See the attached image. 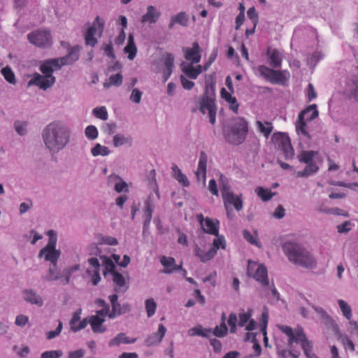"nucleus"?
Masks as SVG:
<instances>
[{
  "mask_svg": "<svg viewBox=\"0 0 358 358\" xmlns=\"http://www.w3.org/2000/svg\"><path fill=\"white\" fill-rule=\"evenodd\" d=\"M278 355L280 358H299V353L295 351H287L285 349H280L278 344Z\"/></svg>",
  "mask_w": 358,
  "mask_h": 358,
  "instance_id": "e2e57ef3",
  "label": "nucleus"
},
{
  "mask_svg": "<svg viewBox=\"0 0 358 358\" xmlns=\"http://www.w3.org/2000/svg\"><path fill=\"white\" fill-rule=\"evenodd\" d=\"M48 236L47 245L43 248L38 252V257L43 258L45 261L50 262V264H57L58 259L61 255L59 250L56 248L57 243V234L54 230L46 231Z\"/></svg>",
  "mask_w": 358,
  "mask_h": 358,
  "instance_id": "0eeeda50",
  "label": "nucleus"
},
{
  "mask_svg": "<svg viewBox=\"0 0 358 358\" xmlns=\"http://www.w3.org/2000/svg\"><path fill=\"white\" fill-rule=\"evenodd\" d=\"M124 53L127 54V58L133 60L137 53V48L134 43V37L132 34H129L127 44L124 48Z\"/></svg>",
  "mask_w": 358,
  "mask_h": 358,
  "instance_id": "c9c22d12",
  "label": "nucleus"
},
{
  "mask_svg": "<svg viewBox=\"0 0 358 358\" xmlns=\"http://www.w3.org/2000/svg\"><path fill=\"white\" fill-rule=\"evenodd\" d=\"M337 303L338 308L346 320H350L352 318V310L350 304L344 301L343 299H338Z\"/></svg>",
  "mask_w": 358,
  "mask_h": 358,
  "instance_id": "79ce46f5",
  "label": "nucleus"
},
{
  "mask_svg": "<svg viewBox=\"0 0 358 358\" xmlns=\"http://www.w3.org/2000/svg\"><path fill=\"white\" fill-rule=\"evenodd\" d=\"M346 329L349 337L354 340H358V324L352 319L347 320Z\"/></svg>",
  "mask_w": 358,
  "mask_h": 358,
  "instance_id": "a18cd8bd",
  "label": "nucleus"
},
{
  "mask_svg": "<svg viewBox=\"0 0 358 358\" xmlns=\"http://www.w3.org/2000/svg\"><path fill=\"white\" fill-rule=\"evenodd\" d=\"M88 267L86 273L90 277L92 282L94 285H96L101 280L99 275L100 264L97 258L91 257L87 260Z\"/></svg>",
  "mask_w": 358,
  "mask_h": 358,
  "instance_id": "aec40b11",
  "label": "nucleus"
},
{
  "mask_svg": "<svg viewBox=\"0 0 358 358\" xmlns=\"http://www.w3.org/2000/svg\"><path fill=\"white\" fill-rule=\"evenodd\" d=\"M64 278V271L57 267V264H50L47 274L43 277V280L47 282L62 280Z\"/></svg>",
  "mask_w": 358,
  "mask_h": 358,
  "instance_id": "cd10ccee",
  "label": "nucleus"
},
{
  "mask_svg": "<svg viewBox=\"0 0 358 358\" xmlns=\"http://www.w3.org/2000/svg\"><path fill=\"white\" fill-rule=\"evenodd\" d=\"M277 328L287 337L289 349L286 350L287 351H295L300 354L299 351L294 349V345H299L300 348L303 349L307 358H319L315 354L312 353V346L306 339L301 327L292 329L288 326L278 324Z\"/></svg>",
  "mask_w": 358,
  "mask_h": 358,
  "instance_id": "20e7f679",
  "label": "nucleus"
},
{
  "mask_svg": "<svg viewBox=\"0 0 358 358\" xmlns=\"http://www.w3.org/2000/svg\"><path fill=\"white\" fill-rule=\"evenodd\" d=\"M267 56L268 57V63L271 66L278 68L281 66L283 55L280 50L268 48Z\"/></svg>",
  "mask_w": 358,
  "mask_h": 358,
  "instance_id": "bb28decb",
  "label": "nucleus"
},
{
  "mask_svg": "<svg viewBox=\"0 0 358 358\" xmlns=\"http://www.w3.org/2000/svg\"><path fill=\"white\" fill-rule=\"evenodd\" d=\"M317 155V152L313 150L302 151L299 155L298 159L301 162L306 164V168L302 171L297 173L298 176H308L318 170V166L313 162V158Z\"/></svg>",
  "mask_w": 358,
  "mask_h": 358,
  "instance_id": "9b49d317",
  "label": "nucleus"
},
{
  "mask_svg": "<svg viewBox=\"0 0 358 358\" xmlns=\"http://www.w3.org/2000/svg\"><path fill=\"white\" fill-rule=\"evenodd\" d=\"M336 334L338 338L342 342L345 349L353 352L355 350V345L352 339L345 334L341 332L338 328L336 330Z\"/></svg>",
  "mask_w": 358,
  "mask_h": 358,
  "instance_id": "a19ab883",
  "label": "nucleus"
},
{
  "mask_svg": "<svg viewBox=\"0 0 358 358\" xmlns=\"http://www.w3.org/2000/svg\"><path fill=\"white\" fill-rule=\"evenodd\" d=\"M200 110L203 114L208 113L209 122L212 124H215L216 120V108L213 99L208 96L203 97L200 104Z\"/></svg>",
  "mask_w": 358,
  "mask_h": 358,
  "instance_id": "6ab92c4d",
  "label": "nucleus"
},
{
  "mask_svg": "<svg viewBox=\"0 0 358 358\" xmlns=\"http://www.w3.org/2000/svg\"><path fill=\"white\" fill-rule=\"evenodd\" d=\"M41 136L48 151L51 154H57L69 143L71 129L62 122L54 121L44 127Z\"/></svg>",
  "mask_w": 358,
  "mask_h": 358,
  "instance_id": "f03ea898",
  "label": "nucleus"
},
{
  "mask_svg": "<svg viewBox=\"0 0 358 358\" xmlns=\"http://www.w3.org/2000/svg\"><path fill=\"white\" fill-rule=\"evenodd\" d=\"M136 338H130L124 333L118 334L115 337L110 339L108 342L109 347H117L122 343H134Z\"/></svg>",
  "mask_w": 358,
  "mask_h": 358,
  "instance_id": "473e14b6",
  "label": "nucleus"
},
{
  "mask_svg": "<svg viewBox=\"0 0 358 358\" xmlns=\"http://www.w3.org/2000/svg\"><path fill=\"white\" fill-rule=\"evenodd\" d=\"M118 241L115 237L99 234L96 237V242L89 245L87 248L88 253L101 257L103 255L101 254L102 248H101L102 245H116Z\"/></svg>",
  "mask_w": 358,
  "mask_h": 358,
  "instance_id": "ddd939ff",
  "label": "nucleus"
},
{
  "mask_svg": "<svg viewBox=\"0 0 358 358\" xmlns=\"http://www.w3.org/2000/svg\"><path fill=\"white\" fill-rule=\"evenodd\" d=\"M108 182L113 185L114 190L119 194L129 192L131 182H127L117 173H111L108 176Z\"/></svg>",
  "mask_w": 358,
  "mask_h": 358,
  "instance_id": "f3484780",
  "label": "nucleus"
},
{
  "mask_svg": "<svg viewBox=\"0 0 358 358\" xmlns=\"http://www.w3.org/2000/svg\"><path fill=\"white\" fill-rule=\"evenodd\" d=\"M91 154L93 157L102 156L106 157L110 154L109 148L100 143H96L94 146L91 148Z\"/></svg>",
  "mask_w": 358,
  "mask_h": 358,
  "instance_id": "49530a36",
  "label": "nucleus"
},
{
  "mask_svg": "<svg viewBox=\"0 0 358 358\" xmlns=\"http://www.w3.org/2000/svg\"><path fill=\"white\" fill-rule=\"evenodd\" d=\"M318 211L327 215H343V216H347V213L338 208H329L325 206L324 205H321L318 208Z\"/></svg>",
  "mask_w": 358,
  "mask_h": 358,
  "instance_id": "de8ad7c7",
  "label": "nucleus"
},
{
  "mask_svg": "<svg viewBox=\"0 0 358 358\" xmlns=\"http://www.w3.org/2000/svg\"><path fill=\"white\" fill-rule=\"evenodd\" d=\"M243 238L251 245L257 246L258 248H262V244L258 237L257 230H254L252 233L248 230H243Z\"/></svg>",
  "mask_w": 358,
  "mask_h": 358,
  "instance_id": "58836bf2",
  "label": "nucleus"
},
{
  "mask_svg": "<svg viewBox=\"0 0 358 358\" xmlns=\"http://www.w3.org/2000/svg\"><path fill=\"white\" fill-rule=\"evenodd\" d=\"M123 78L121 73H118L111 75L108 80L103 84L104 87L109 88L111 86H120L122 83Z\"/></svg>",
  "mask_w": 358,
  "mask_h": 358,
  "instance_id": "09e8293b",
  "label": "nucleus"
},
{
  "mask_svg": "<svg viewBox=\"0 0 358 358\" xmlns=\"http://www.w3.org/2000/svg\"><path fill=\"white\" fill-rule=\"evenodd\" d=\"M133 138L129 134L122 133H115L113 136L112 144L114 148H120L122 146L130 147L132 145Z\"/></svg>",
  "mask_w": 358,
  "mask_h": 358,
  "instance_id": "a878e982",
  "label": "nucleus"
},
{
  "mask_svg": "<svg viewBox=\"0 0 358 358\" xmlns=\"http://www.w3.org/2000/svg\"><path fill=\"white\" fill-rule=\"evenodd\" d=\"M324 57V55L320 51H316L310 55L307 59V63L310 66H315L317 62Z\"/></svg>",
  "mask_w": 358,
  "mask_h": 358,
  "instance_id": "774afa93",
  "label": "nucleus"
},
{
  "mask_svg": "<svg viewBox=\"0 0 358 358\" xmlns=\"http://www.w3.org/2000/svg\"><path fill=\"white\" fill-rule=\"evenodd\" d=\"M207 162V155L204 152H201L199 155L198 167L195 174L198 181L201 182L203 185L206 183Z\"/></svg>",
  "mask_w": 358,
  "mask_h": 358,
  "instance_id": "5701e85b",
  "label": "nucleus"
},
{
  "mask_svg": "<svg viewBox=\"0 0 358 358\" xmlns=\"http://www.w3.org/2000/svg\"><path fill=\"white\" fill-rule=\"evenodd\" d=\"M219 183L224 201H242L241 195L234 194L227 178L222 174L220 176Z\"/></svg>",
  "mask_w": 358,
  "mask_h": 358,
  "instance_id": "dca6fc26",
  "label": "nucleus"
},
{
  "mask_svg": "<svg viewBox=\"0 0 358 358\" xmlns=\"http://www.w3.org/2000/svg\"><path fill=\"white\" fill-rule=\"evenodd\" d=\"M92 113L96 118L103 121L107 120L108 118V113L106 106L96 107L92 110Z\"/></svg>",
  "mask_w": 358,
  "mask_h": 358,
  "instance_id": "13d9d810",
  "label": "nucleus"
},
{
  "mask_svg": "<svg viewBox=\"0 0 358 358\" xmlns=\"http://www.w3.org/2000/svg\"><path fill=\"white\" fill-rule=\"evenodd\" d=\"M29 41L39 48H48L51 46L52 36L48 30L38 29L27 35Z\"/></svg>",
  "mask_w": 358,
  "mask_h": 358,
  "instance_id": "f8f14e48",
  "label": "nucleus"
},
{
  "mask_svg": "<svg viewBox=\"0 0 358 358\" xmlns=\"http://www.w3.org/2000/svg\"><path fill=\"white\" fill-rule=\"evenodd\" d=\"M24 238L31 245H35L38 241L43 238V235L34 229H31L24 235Z\"/></svg>",
  "mask_w": 358,
  "mask_h": 358,
  "instance_id": "6e6d98bb",
  "label": "nucleus"
},
{
  "mask_svg": "<svg viewBox=\"0 0 358 358\" xmlns=\"http://www.w3.org/2000/svg\"><path fill=\"white\" fill-rule=\"evenodd\" d=\"M227 141L234 144L241 143L248 131V124L243 118H237L234 120L229 129H224Z\"/></svg>",
  "mask_w": 358,
  "mask_h": 358,
  "instance_id": "6e6552de",
  "label": "nucleus"
},
{
  "mask_svg": "<svg viewBox=\"0 0 358 358\" xmlns=\"http://www.w3.org/2000/svg\"><path fill=\"white\" fill-rule=\"evenodd\" d=\"M256 127L261 134H262L266 138H268L273 131V125L272 123L267 121H256Z\"/></svg>",
  "mask_w": 358,
  "mask_h": 358,
  "instance_id": "37998d69",
  "label": "nucleus"
},
{
  "mask_svg": "<svg viewBox=\"0 0 358 358\" xmlns=\"http://www.w3.org/2000/svg\"><path fill=\"white\" fill-rule=\"evenodd\" d=\"M248 275L255 278L263 286L268 285L267 268L263 264L249 260L248 265Z\"/></svg>",
  "mask_w": 358,
  "mask_h": 358,
  "instance_id": "9d476101",
  "label": "nucleus"
},
{
  "mask_svg": "<svg viewBox=\"0 0 358 358\" xmlns=\"http://www.w3.org/2000/svg\"><path fill=\"white\" fill-rule=\"evenodd\" d=\"M104 21L97 16L92 25L88 29L85 34V42L87 45L94 46L97 40L95 37L96 34L101 35L103 29Z\"/></svg>",
  "mask_w": 358,
  "mask_h": 358,
  "instance_id": "2eb2a0df",
  "label": "nucleus"
},
{
  "mask_svg": "<svg viewBox=\"0 0 358 358\" xmlns=\"http://www.w3.org/2000/svg\"><path fill=\"white\" fill-rule=\"evenodd\" d=\"M215 236V238L213 240V245L210 247V249L214 250L215 255H216L217 251L219 249H225L227 243L224 236L219 235V233L217 234V235Z\"/></svg>",
  "mask_w": 358,
  "mask_h": 358,
  "instance_id": "8fccbe9b",
  "label": "nucleus"
},
{
  "mask_svg": "<svg viewBox=\"0 0 358 358\" xmlns=\"http://www.w3.org/2000/svg\"><path fill=\"white\" fill-rule=\"evenodd\" d=\"M152 206L150 203H145L144 208V229H145L149 224L152 219Z\"/></svg>",
  "mask_w": 358,
  "mask_h": 358,
  "instance_id": "69168bd1",
  "label": "nucleus"
},
{
  "mask_svg": "<svg viewBox=\"0 0 358 358\" xmlns=\"http://www.w3.org/2000/svg\"><path fill=\"white\" fill-rule=\"evenodd\" d=\"M161 264L164 267L163 271L165 273H171L175 271L180 270L182 265H176V261L173 257H162L160 260Z\"/></svg>",
  "mask_w": 358,
  "mask_h": 358,
  "instance_id": "2f4dec72",
  "label": "nucleus"
},
{
  "mask_svg": "<svg viewBox=\"0 0 358 358\" xmlns=\"http://www.w3.org/2000/svg\"><path fill=\"white\" fill-rule=\"evenodd\" d=\"M80 48L76 45L71 48L69 54L62 57L47 59L42 62L40 71L43 75L35 73L31 75L27 87L36 86L39 89L46 90L54 85L56 81L53 72L59 70L63 66L73 64L79 58Z\"/></svg>",
  "mask_w": 358,
  "mask_h": 358,
  "instance_id": "f257e3e1",
  "label": "nucleus"
},
{
  "mask_svg": "<svg viewBox=\"0 0 358 358\" xmlns=\"http://www.w3.org/2000/svg\"><path fill=\"white\" fill-rule=\"evenodd\" d=\"M112 275L114 289L116 292H124L127 289L124 278L119 273L113 272Z\"/></svg>",
  "mask_w": 358,
  "mask_h": 358,
  "instance_id": "72a5a7b5",
  "label": "nucleus"
},
{
  "mask_svg": "<svg viewBox=\"0 0 358 358\" xmlns=\"http://www.w3.org/2000/svg\"><path fill=\"white\" fill-rule=\"evenodd\" d=\"M196 217L203 231L211 235H217L220 226V222L217 220L204 218L202 214L197 215Z\"/></svg>",
  "mask_w": 358,
  "mask_h": 358,
  "instance_id": "a211bd4d",
  "label": "nucleus"
},
{
  "mask_svg": "<svg viewBox=\"0 0 358 358\" xmlns=\"http://www.w3.org/2000/svg\"><path fill=\"white\" fill-rule=\"evenodd\" d=\"M282 249L292 264L308 269L316 267L317 262L313 255L299 244L287 241L284 243Z\"/></svg>",
  "mask_w": 358,
  "mask_h": 358,
  "instance_id": "7ed1b4c3",
  "label": "nucleus"
},
{
  "mask_svg": "<svg viewBox=\"0 0 358 358\" xmlns=\"http://www.w3.org/2000/svg\"><path fill=\"white\" fill-rule=\"evenodd\" d=\"M85 135L87 139L94 141L98 138L99 131L94 125H88L85 129Z\"/></svg>",
  "mask_w": 358,
  "mask_h": 358,
  "instance_id": "680f3d73",
  "label": "nucleus"
},
{
  "mask_svg": "<svg viewBox=\"0 0 358 358\" xmlns=\"http://www.w3.org/2000/svg\"><path fill=\"white\" fill-rule=\"evenodd\" d=\"M271 141L276 148L282 152L286 159L293 158L294 151L292 147L290 139L285 133H274L271 137Z\"/></svg>",
  "mask_w": 358,
  "mask_h": 358,
  "instance_id": "1a4fd4ad",
  "label": "nucleus"
},
{
  "mask_svg": "<svg viewBox=\"0 0 358 358\" xmlns=\"http://www.w3.org/2000/svg\"><path fill=\"white\" fill-rule=\"evenodd\" d=\"M162 68L155 67L153 71L155 73L162 72L164 81L166 82L173 72L174 57L171 54H166L162 59Z\"/></svg>",
  "mask_w": 358,
  "mask_h": 358,
  "instance_id": "412c9836",
  "label": "nucleus"
},
{
  "mask_svg": "<svg viewBox=\"0 0 358 358\" xmlns=\"http://www.w3.org/2000/svg\"><path fill=\"white\" fill-rule=\"evenodd\" d=\"M166 332V328L164 324H159L158 326V330L157 332L149 335L145 341V343L147 346H153L159 344L163 340Z\"/></svg>",
  "mask_w": 358,
  "mask_h": 358,
  "instance_id": "393cba45",
  "label": "nucleus"
},
{
  "mask_svg": "<svg viewBox=\"0 0 358 358\" xmlns=\"http://www.w3.org/2000/svg\"><path fill=\"white\" fill-rule=\"evenodd\" d=\"M194 254L203 263L211 260L215 256L214 250H211L210 248L208 251H206L198 245H195L194 248Z\"/></svg>",
  "mask_w": 358,
  "mask_h": 358,
  "instance_id": "c756f323",
  "label": "nucleus"
},
{
  "mask_svg": "<svg viewBox=\"0 0 358 358\" xmlns=\"http://www.w3.org/2000/svg\"><path fill=\"white\" fill-rule=\"evenodd\" d=\"M80 268V266L78 264H76L74 266H70L64 270V278L62 280L63 284H67L69 282L70 278L71 275L76 271Z\"/></svg>",
  "mask_w": 358,
  "mask_h": 358,
  "instance_id": "0e129e2a",
  "label": "nucleus"
},
{
  "mask_svg": "<svg viewBox=\"0 0 358 358\" xmlns=\"http://www.w3.org/2000/svg\"><path fill=\"white\" fill-rule=\"evenodd\" d=\"M1 73L8 83L13 85L16 84L17 80L15 73L10 66H6V67H3L1 70Z\"/></svg>",
  "mask_w": 358,
  "mask_h": 358,
  "instance_id": "864d4df0",
  "label": "nucleus"
},
{
  "mask_svg": "<svg viewBox=\"0 0 358 358\" xmlns=\"http://www.w3.org/2000/svg\"><path fill=\"white\" fill-rule=\"evenodd\" d=\"M274 73V70L270 69L266 66L260 65L257 68L256 73L259 76L263 77L265 80L271 82L272 75Z\"/></svg>",
  "mask_w": 358,
  "mask_h": 358,
  "instance_id": "3c124183",
  "label": "nucleus"
},
{
  "mask_svg": "<svg viewBox=\"0 0 358 358\" xmlns=\"http://www.w3.org/2000/svg\"><path fill=\"white\" fill-rule=\"evenodd\" d=\"M290 78V74L288 71H275L272 75L271 82L273 84L284 85Z\"/></svg>",
  "mask_w": 358,
  "mask_h": 358,
  "instance_id": "f704fd0d",
  "label": "nucleus"
},
{
  "mask_svg": "<svg viewBox=\"0 0 358 358\" xmlns=\"http://www.w3.org/2000/svg\"><path fill=\"white\" fill-rule=\"evenodd\" d=\"M157 307V303L154 299L150 298L145 301V309L148 317H151L155 314Z\"/></svg>",
  "mask_w": 358,
  "mask_h": 358,
  "instance_id": "5fc2aeb1",
  "label": "nucleus"
},
{
  "mask_svg": "<svg viewBox=\"0 0 358 358\" xmlns=\"http://www.w3.org/2000/svg\"><path fill=\"white\" fill-rule=\"evenodd\" d=\"M100 258L102 259V262L107 272L110 273L111 275L113 274V272H115L114 271L115 267V262L114 261L112 257L110 258L103 255L102 256H101Z\"/></svg>",
  "mask_w": 358,
  "mask_h": 358,
  "instance_id": "052dcab7",
  "label": "nucleus"
},
{
  "mask_svg": "<svg viewBox=\"0 0 358 358\" xmlns=\"http://www.w3.org/2000/svg\"><path fill=\"white\" fill-rule=\"evenodd\" d=\"M255 192L258 196L264 201L270 200L275 194V193L271 192L270 189L262 187H257Z\"/></svg>",
  "mask_w": 358,
  "mask_h": 358,
  "instance_id": "bf43d9fd",
  "label": "nucleus"
},
{
  "mask_svg": "<svg viewBox=\"0 0 358 358\" xmlns=\"http://www.w3.org/2000/svg\"><path fill=\"white\" fill-rule=\"evenodd\" d=\"M22 294L23 299L31 305L41 307L44 304L42 296L33 289H25Z\"/></svg>",
  "mask_w": 358,
  "mask_h": 358,
  "instance_id": "b1692460",
  "label": "nucleus"
},
{
  "mask_svg": "<svg viewBox=\"0 0 358 358\" xmlns=\"http://www.w3.org/2000/svg\"><path fill=\"white\" fill-rule=\"evenodd\" d=\"M318 115L316 105L313 104L308 106L306 109L301 111L299 115L300 120L306 121H311Z\"/></svg>",
  "mask_w": 358,
  "mask_h": 358,
  "instance_id": "e433bc0d",
  "label": "nucleus"
},
{
  "mask_svg": "<svg viewBox=\"0 0 358 358\" xmlns=\"http://www.w3.org/2000/svg\"><path fill=\"white\" fill-rule=\"evenodd\" d=\"M187 334L189 336H200L208 338L212 334V329L203 328L201 325H197L189 329Z\"/></svg>",
  "mask_w": 358,
  "mask_h": 358,
  "instance_id": "ea45409f",
  "label": "nucleus"
},
{
  "mask_svg": "<svg viewBox=\"0 0 358 358\" xmlns=\"http://www.w3.org/2000/svg\"><path fill=\"white\" fill-rule=\"evenodd\" d=\"M109 299L111 303L112 306V310L110 312L108 311V317L110 319H114L122 313H124V311H122V306L120 303L117 301V294H112L109 296Z\"/></svg>",
  "mask_w": 358,
  "mask_h": 358,
  "instance_id": "7c9ffc66",
  "label": "nucleus"
},
{
  "mask_svg": "<svg viewBox=\"0 0 358 358\" xmlns=\"http://www.w3.org/2000/svg\"><path fill=\"white\" fill-rule=\"evenodd\" d=\"M252 310L248 309L246 312L240 313L238 316L231 313L229 315L228 324L230 327V333L235 334L237 331V324L244 327L248 331H253L257 328V323L252 318Z\"/></svg>",
  "mask_w": 358,
  "mask_h": 358,
  "instance_id": "423d86ee",
  "label": "nucleus"
},
{
  "mask_svg": "<svg viewBox=\"0 0 358 358\" xmlns=\"http://www.w3.org/2000/svg\"><path fill=\"white\" fill-rule=\"evenodd\" d=\"M221 96L226 101L230 103L231 109L234 112L237 113L238 109V104L237 103L236 97L232 96L231 93L227 92L224 88H222L221 90Z\"/></svg>",
  "mask_w": 358,
  "mask_h": 358,
  "instance_id": "c03bdc74",
  "label": "nucleus"
},
{
  "mask_svg": "<svg viewBox=\"0 0 358 358\" xmlns=\"http://www.w3.org/2000/svg\"><path fill=\"white\" fill-rule=\"evenodd\" d=\"M150 189L151 192L148 196V201H156L160 199L157 184L155 179L152 180L150 182Z\"/></svg>",
  "mask_w": 358,
  "mask_h": 358,
  "instance_id": "603ef678",
  "label": "nucleus"
},
{
  "mask_svg": "<svg viewBox=\"0 0 358 358\" xmlns=\"http://www.w3.org/2000/svg\"><path fill=\"white\" fill-rule=\"evenodd\" d=\"M185 62H182L180 68L187 78L196 79L199 75L203 72V66L198 64L201 58V48L197 43H194L192 48L183 49Z\"/></svg>",
  "mask_w": 358,
  "mask_h": 358,
  "instance_id": "39448f33",
  "label": "nucleus"
},
{
  "mask_svg": "<svg viewBox=\"0 0 358 358\" xmlns=\"http://www.w3.org/2000/svg\"><path fill=\"white\" fill-rule=\"evenodd\" d=\"M108 316L107 308L96 311V314L88 317L89 324L91 325L92 330L96 334L104 333L107 328L103 325L106 322V317Z\"/></svg>",
  "mask_w": 358,
  "mask_h": 358,
  "instance_id": "4468645a",
  "label": "nucleus"
},
{
  "mask_svg": "<svg viewBox=\"0 0 358 358\" xmlns=\"http://www.w3.org/2000/svg\"><path fill=\"white\" fill-rule=\"evenodd\" d=\"M228 328L224 322H222L220 326H217L214 330H212V334L217 337H224L227 334Z\"/></svg>",
  "mask_w": 358,
  "mask_h": 358,
  "instance_id": "338daca9",
  "label": "nucleus"
},
{
  "mask_svg": "<svg viewBox=\"0 0 358 358\" xmlns=\"http://www.w3.org/2000/svg\"><path fill=\"white\" fill-rule=\"evenodd\" d=\"M188 16L185 14V13H179L178 14L172 17L171 22L169 27H172L173 24L175 23H178L182 26H187L188 23Z\"/></svg>",
  "mask_w": 358,
  "mask_h": 358,
  "instance_id": "4d7b16f0",
  "label": "nucleus"
},
{
  "mask_svg": "<svg viewBox=\"0 0 358 358\" xmlns=\"http://www.w3.org/2000/svg\"><path fill=\"white\" fill-rule=\"evenodd\" d=\"M160 16L161 12L159 10L153 6H148L146 13L142 16L141 22L143 23L154 24L157 22Z\"/></svg>",
  "mask_w": 358,
  "mask_h": 358,
  "instance_id": "c85d7f7f",
  "label": "nucleus"
},
{
  "mask_svg": "<svg viewBox=\"0 0 358 358\" xmlns=\"http://www.w3.org/2000/svg\"><path fill=\"white\" fill-rule=\"evenodd\" d=\"M173 176V178L183 187H189V181L181 170L179 169V167L176 165H173L171 167Z\"/></svg>",
  "mask_w": 358,
  "mask_h": 358,
  "instance_id": "4c0bfd02",
  "label": "nucleus"
},
{
  "mask_svg": "<svg viewBox=\"0 0 358 358\" xmlns=\"http://www.w3.org/2000/svg\"><path fill=\"white\" fill-rule=\"evenodd\" d=\"M343 93L350 99L358 98V78L356 76H352L346 80Z\"/></svg>",
  "mask_w": 358,
  "mask_h": 358,
  "instance_id": "4be33fe9",
  "label": "nucleus"
}]
</instances>
